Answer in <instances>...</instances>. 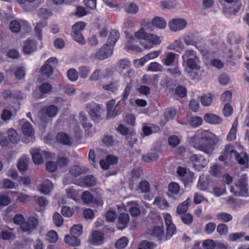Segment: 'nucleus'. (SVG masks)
Wrapping results in <instances>:
<instances>
[{"label": "nucleus", "instance_id": "40", "mask_svg": "<svg viewBox=\"0 0 249 249\" xmlns=\"http://www.w3.org/2000/svg\"><path fill=\"white\" fill-rule=\"evenodd\" d=\"M52 85L48 82L43 83L38 88L39 91L43 94L50 93L52 90Z\"/></svg>", "mask_w": 249, "mask_h": 249}, {"label": "nucleus", "instance_id": "52", "mask_svg": "<svg viewBox=\"0 0 249 249\" xmlns=\"http://www.w3.org/2000/svg\"><path fill=\"white\" fill-rule=\"evenodd\" d=\"M196 52L193 50H186L184 53L182 55V59L185 61L188 59L191 58H197Z\"/></svg>", "mask_w": 249, "mask_h": 249}, {"label": "nucleus", "instance_id": "37", "mask_svg": "<svg viewBox=\"0 0 249 249\" xmlns=\"http://www.w3.org/2000/svg\"><path fill=\"white\" fill-rule=\"evenodd\" d=\"M176 58V54L174 53L170 52L162 60L163 64L166 66H171L174 63Z\"/></svg>", "mask_w": 249, "mask_h": 249}, {"label": "nucleus", "instance_id": "49", "mask_svg": "<svg viewBox=\"0 0 249 249\" xmlns=\"http://www.w3.org/2000/svg\"><path fill=\"white\" fill-rule=\"evenodd\" d=\"M203 120L201 117L194 116L190 118L189 120V124L191 126L196 127L200 125L202 123Z\"/></svg>", "mask_w": 249, "mask_h": 249}, {"label": "nucleus", "instance_id": "55", "mask_svg": "<svg viewBox=\"0 0 249 249\" xmlns=\"http://www.w3.org/2000/svg\"><path fill=\"white\" fill-rule=\"evenodd\" d=\"M160 3L163 9H173L175 8L177 5V3L175 0H163L160 1Z\"/></svg>", "mask_w": 249, "mask_h": 249}, {"label": "nucleus", "instance_id": "36", "mask_svg": "<svg viewBox=\"0 0 249 249\" xmlns=\"http://www.w3.org/2000/svg\"><path fill=\"white\" fill-rule=\"evenodd\" d=\"M174 93L178 97L183 98L187 96V89L185 87L179 85L175 88Z\"/></svg>", "mask_w": 249, "mask_h": 249}, {"label": "nucleus", "instance_id": "24", "mask_svg": "<svg viewBox=\"0 0 249 249\" xmlns=\"http://www.w3.org/2000/svg\"><path fill=\"white\" fill-rule=\"evenodd\" d=\"M177 114V110L174 107H169L165 109L164 112V117L166 121L174 119Z\"/></svg>", "mask_w": 249, "mask_h": 249}, {"label": "nucleus", "instance_id": "34", "mask_svg": "<svg viewBox=\"0 0 249 249\" xmlns=\"http://www.w3.org/2000/svg\"><path fill=\"white\" fill-rule=\"evenodd\" d=\"M235 160L241 165H244L248 161V156L245 152H242L240 154L237 152L234 155Z\"/></svg>", "mask_w": 249, "mask_h": 249}, {"label": "nucleus", "instance_id": "8", "mask_svg": "<svg viewBox=\"0 0 249 249\" xmlns=\"http://www.w3.org/2000/svg\"><path fill=\"white\" fill-rule=\"evenodd\" d=\"M57 61L55 57H52L46 60L44 65L41 66L40 71L42 75L46 76H51L53 72V66L50 65V63H56Z\"/></svg>", "mask_w": 249, "mask_h": 249}, {"label": "nucleus", "instance_id": "3", "mask_svg": "<svg viewBox=\"0 0 249 249\" xmlns=\"http://www.w3.org/2000/svg\"><path fill=\"white\" fill-rule=\"evenodd\" d=\"M247 179L245 178L238 179L234 185H231L230 192L235 196H248L247 189Z\"/></svg>", "mask_w": 249, "mask_h": 249}, {"label": "nucleus", "instance_id": "25", "mask_svg": "<svg viewBox=\"0 0 249 249\" xmlns=\"http://www.w3.org/2000/svg\"><path fill=\"white\" fill-rule=\"evenodd\" d=\"M159 158L158 152H151L142 156V160L145 162L150 163L157 161Z\"/></svg>", "mask_w": 249, "mask_h": 249}, {"label": "nucleus", "instance_id": "23", "mask_svg": "<svg viewBox=\"0 0 249 249\" xmlns=\"http://www.w3.org/2000/svg\"><path fill=\"white\" fill-rule=\"evenodd\" d=\"M115 101L114 99L108 101L107 103V118L109 119L112 117H115L117 115V113H115L113 109Z\"/></svg>", "mask_w": 249, "mask_h": 249}, {"label": "nucleus", "instance_id": "54", "mask_svg": "<svg viewBox=\"0 0 249 249\" xmlns=\"http://www.w3.org/2000/svg\"><path fill=\"white\" fill-rule=\"evenodd\" d=\"M197 58H191L186 60L185 61L186 62V65L187 67L191 70L198 69V66L196 63V60L198 59Z\"/></svg>", "mask_w": 249, "mask_h": 249}, {"label": "nucleus", "instance_id": "4", "mask_svg": "<svg viewBox=\"0 0 249 249\" xmlns=\"http://www.w3.org/2000/svg\"><path fill=\"white\" fill-rule=\"evenodd\" d=\"M86 24L84 21H78L72 26V32L71 35L73 39L81 45H84L86 43L82 31H83Z\"/></svg>", "mask_w": 249, "mask_h": 249}, {"label": "nucleus", "instance_id": "10", "mask_svg": "<svg viewBox=\"0 0 249 249\" xmlns=\"http://www.w3.org/2000/svg\"><path fill=\"white\" fill-rule=\"evenodd\" d=\"M113 48L108 44H105L96 52L95 56L99 60H104L111 56L113 53Z\"/></svg>", "mask_w": 249, "mask_h": 249}, {"label": "nucleus", "instance_id": "46", "mask_svg": "<svg viewBox=\"0 0 249 249\" xmlns=\"http://www.w3.org/2000/svg\"><path fill=\"white\" fill-rule=\"evenodd\" d=\"M210 173L213 177H220L221 176L220 166L218 164L213 165L210 167Z\"/></svg>", "mask_w": 249, "mask_h": 249}, {"label": "nucleus", "instance_id": "22", "mask_svg": "<svg viewBox=\"0 0 249 249\" xmlns=\"http://www.w3.org/2000/svg\"><path fill=\"white\" fill-rule=\"evenodd\" d=\"M159 79V76L157 75H148L144 74L142 78V83L148 85H154L156 84Z\"/></svg>", "mask_w": 249, "mask_h": 249}, {"label": "nucleus", "instance_id": "21", "mask_svg": "<svg viewBox=\"0 0 249 249\" xmlns=\"http://www.w3.org/2000/svg\"><path fill=\"white\" fill-rule=\"evenodd\" d=\"M21 130L23 134L27 137H32L34 133L32 125L29 122H25L23 123Z\"/></svg>", "mask_w": 249, "mask_h": 249}, {"label": "nucleus", "instance_id": "33", "mask_svg": "<svg viewBox=\"0 0 249 249\" xmlns=\"http://www.w3.org/2000/svg\"><path fill=\"white\" fill-rule=\"evenodd\" d=\"M8 139L11 143H17L19 140V137L16 130L14 128H9L7 130Z\"/></svg>", "mask_w": 249, "mask_h": 249}, {"label": "nucleus", "instance_id": "15", "mask_svg": "<svg viewBox=\"0 0 249 249\" xmlns=\"http://www.w3.org/2000/svg\"><path fill=\"white\" fill-rule=\"evenodd\" d=\"M104 239V235L102 232L99 231H92L90 238V243L94 245H100Z\"/></svg>", "mask_w": 249, "mask_h": 249}, {"label": "nucleus", "instance_id": "60", "mask_svg": "<svg viewBox=\"0 0 249 249\" xmlns=\"http://www.w3.org/2000/svg\"><path fill=\"white\" fill-rule=\"evenodd\" d=\"M217 231L220 235H227L228 233V226L223 223L219 224L217 225L216 228Z\"/></svg>", "mask_w": 249, "mask_h": 249}, {"label": "nucleus", "instance_id": "50", "mask_svg": "<svg viewBox=\"0 0 249 249\" xmlns=\"http://www.w3.org/2000/svg\"><path fill=\"white\" fill-rule=\"evenodd\" d=\"M61 213L64 216L70 217L73 215L74 210L69 206H64L61 208Z\"/></svg>", "mask_w": 249, "mask_h": 249}, {"label": "nucleus", "instance_id": "39", "mask_svg": "<svg viewBox=\"0 0 249 249\" xmlns=\"http://www.w3.org/2000/svg\"><path fill=\"white\" fill-rule=\"evenodd\" d=\"M128 243V239L126 237H123L119 238L115 242V245L116 248L118 249H124L126 247Z\"/></svg>", "mask_w": 249, "mask_h": 249}, {"label": "nucleus", "instance_id": "56", "mask_svg": "<svg viewBox=\"0 0 249 249\" xmlns=\"http://www.w3.org/2000/svg\"><path fill=\"white\" fill-rule=\"evenodd\" d=\"M168 142L171 147H176L180 143V140L176 135H171L169 137Z\"/></svg>", "mask_w": 249, "mask_h": 249}, {"label": "nucleus", "instance_id": "14", "mask_svg": "<svg viewBox=\"0 0 249 249\" xmlns=\"http://www.w3.org/2000/svg\"><path fill=\"white\" fill-rule=\"evenodd\" d=\"M55 140L58 143L64 145L70 146L72 143L70 136L63 132L58 133L55 137Z\"/></svg>", "mask_w": 249, "mask_h": 249}, {"label": "nucleus", "instance_id": "61", "mask_svg": "<svg viewBox=\"0 0 249 249\" xmlns=\"http://www.w3.org/2000/svg\"><path fill=\"white\" fill-rule=\"evenodd\" d=\"M102 142L107 147H110L113 145L114 140L112 136L105 135L102 139Z\"/></svg>", "mask_w": 249, "mask_h": 249}, {"label": "nucleus", "instance_id": "18", "mask_svg": "<svg viewBox=\"0 0 249 249\" xmlns=\"http://www.w3.org/2000/svg\"><path fill=\"white\" fill-rule=\"evenodd\" d=\"M119 37V32L117 30H111L109 34L107 41L106 44H108V45L113 48Z\"/></svg>", "mask_w": 249, "mask_h": 249}, {"label": "nucleus", "instance_id": "6", "mask_svg": "<svg viewBox=\"0 0 249 249\" xmlns=\"http://www.w3.org/2000/svg\"><path fill=\"white\" fill-rule=\"evenodd\" d=\"M177 174L185 186L193 181L194 174L185 167L178 166L177 168Z\"/></svg>", "mask_w": 249, "mask_h": 249}, {"label": "nucleus", "instance_id": "31", "mask_svg": "<svg viewBox=\"0 0 249 249\" xmlns=\"http://www.w3.org/2000/svg\"><path fill=\"white\" fill-rule=\"evenodd\" d=\"M79 118L81 121L82 126L84 129L89 130L92 128V124L88 122V118L84 111H81L79 113Z\"/></svg>", "mask_w": 249, "mask_h": 249}, {"label": "nucleus", "instance_id": "30", "mask_svg": "<svg viewBox=\"0 0 249 249\" xmlns=\"http://www.w3.org/2000/svg\"><path fill=\"white\" fill-rule=\"evenodd\" d=\"M33 160L36 164H40L43 162V158L40 152V149H35L31 152Z\"/></svg>", "mask_w": 249, "mask_h": 249}, {"label": "nucleus", "instance_id": "43", "mask_svg": "<svg viewBox=\"0 0 249 249\" xmlns=\"http://www.w3.org/2000/svg\"><path fill=\"white\" fill-rule=\"evenodd\" d=\"M124 8L128 13L131 14H136L139 10L138 6L133 2L125 5Z\"/></svg>", "mask_w": 249, "mask_h": 249}, {"label": "nucleus", "instance_id": "12", "mask_svg": "<svg viewBox=\"0 0 249 249\" xmlns=\"http://www.w3.org/2000/svg\"><path fill=\"white\" fill-rule=\"evenodd\" d=\"M187 22L182 18L173 19L169 22V26L170 30L174 32L181 30L186 26Z\"/></svg>", "mask_w": 249, "mask_h": 249}, {"label": "nucleus", "instance_id": "45", "mask_svg": "<svg viewBox=\"0 0 249 249\" xmlns=\"http://www.w3.org/2000/svg\"><path fill=\"white\" fill-rule=\"evenodd\" d=\"M142 173V171L140 168L133 169L131 171L130 180L134 181L139 179Z\"/></svg>", "mask_w": 249, "mask_h": 249}, {"label": "nucleus", "instance_id": "59", "mask_svg": "<svg viewBox=\"0 0 249 249\" xmlns=\"http://www.w3.org/2000/svg\"><path fill=\"white\" fill-rule=\"evenodd\" d=\"M224 152L231 158L233 155L234 156L237 152L235 150V147L232 144H229L225 146Z\"/></svg>", "mask_w": 249, "mask_h": 249}, {"label": "nucleus", "instance_id": "27", "mask_svg": "<svg viewBox=\"0 0 249 249\" xmlns=\"http://www.w3.org/2000/svg\"><path fill=\"white\" fill-rule=\"evenodd\" d=\"M65 242L70 246L77 247L80 245V240L78 237L72 235L70 236L69 235H65L64 237Z\"/></svg>", "mask_w": 249, "mask_h": 249}, {"label": "nucleus", "instance_id": "53", "mask_svg": "<svg viewBox=\"0 0 249 249\" xmlns=\"http://www.w3.org/2000/svg\"><path fill=\"white\" fill-rule=\"evenodd\" d=\"M68 79L72 82L75 81L78 78V73L74 69H70L67 73Z\"/></svg>", "mask_w": 249, "mask_h": 249}, {"label": "nucleus", "instance_id": "51", "mask_svg": "<svg viewBox=\"0 0 249 249\" xmlns=\"http://www.w3.org/2000/svg\"><path fill=\"white\" fill-rule=\"evenodd\" d=\"M139 189L142 193H148L150 190L149 183L146 180L141 181L139 184Z\"/></svg>", "mask_w": 249, "mask_h": 249}, {"label": "nucleus", "instance_id": "47", "mask_svg": "<svg viewBox=\"0 0 249 249\" xmlns=\"http://www.w3.org/2000/svg\"><path fill=\"white\" fill-rule=\"evenodd\" d=\"M78 71L80 77L82 78L85 79L88 77L91 70L89 67L81 66L79 68Z\"/></svg>", "mask_w": 249, "mask_h": 249}, {"label": "nucleus", "instance_id": "38", "mask_svg": "<svg viewBox=\"0 0 249 249\" xmlns=\"http://www.w3.org/2000/svg\"><path fill=\"white\" fill-rule=\"evenodd\" d=\"M216 218L219 221L227 223L232 220V216L230 213L222 212L216 214Z\"/></svg>", "mask_w": 249, "mask_h": 249}, {"label": "nucleus", "instance_id": "17", "mask_svg": "<svg viewBox=\"0 0 249 249\" xmlns=\"http://www.w3.org/2000/svg\"><path fill=\"white\" fill-rule=\"evenodd\" d=\"M58 108L54 105L44 107L41 109V112L45 113L48 117L53 118L56 116L58 113Z\"/></svg>", "mask_w": 249, "mask_h": 249}, {"label": "nucleus", "instance_id": "35", "mask_svg": "<svg viewBox=\"0 0 249 249\" xmlns=\"http://www.w3.org/2000/svg\"><path fill=\"white\" fill-rule=\"evenodd\" d=\"M81 199L85 204L92 203L93 200V196L89 191H85L83 192L81 196Z\"/></svg>", "mask_w": 249, "mask_h": 249}, {"label": "nucleus", "instance_id": "42", "mask_svg": "<svg viewBox=\"0 0 249 249\" xmlns=\"http://www.w3.org/2000/svg\"><path fill=\"white\" fill-rule=\"evenodd\" d=\"M53 220L54 225L58 227L61 226L63 224V218L62 215L57 212H55L53 214Z\"/></svg>", "mask_w": 249, "mask_h": 249}, {"label": "nucleus", "instance_id": "20", "mask_svg": "<svg viewBox=\"0 0 249 249\" xmlns=\"http://www.w3.org/2000/svg\"><path fill=\"white\" fill-rule=\"evenodd\" d=\"M204 121L211 124H220L222 119L218 115L213 114H206L204 116Z\"/></svg>", "mask_w": 249, "mask_h": 249}, {"label": "nucleus", "instance_id": "32", "mask_svg": "<svg viewBox=\"0 0 249 249\" xmlns=\"http://www.w3.org/2000/svg\"><path fill=\"white\" fill-rule=\"evenodd\" d=\"M127 206L129 207V212L132 217H136L140 213V210L138 205L133 201L127 203Z\"/></svg>", "mask_w": 249, "mask_h": 249}, {"label": "nucleus", "instance_id": "5", "mask_svg": "<svg viewBox=\"0 0 249 249\" xmlns=\"http://www.w3.org/2000/svg\"><path fill=\"white\" fill-rule=\"evenodd\" d=\"M101 110L99 104L89 103L86 105V111L95 123H99L103 119L101 116Z\"/></svg>", "mask_w": 249, "mask_h": 249}, {"label": "nucleus", "instance_id": "16", "mask_svg": "<svg viewBox=\"0 0 249 249\" xmlns=\"http://www.w3.org/2000/svg\"><path fill=\"white\" fill-rule=\"evenodd\" d=\"M47 20L46 18H44L36 23L34 31L37 39L41 41L42 39V29L47 25Z\"/></svg>", "mask_w": 249, "mask_h": 249}, {"label": "nucleus", "instance_id": "7", "mask_svg": "<svg viewBox=\"0 0 249 249\" xmlns=\"http://www.w3.org/2000/svg\"><path fill=\"white\" fill-rule=\"evenodd\" d=\"M39 223L38 218L35 216H30L27 220L24 221L20 226V228L22 231L31 233L36 229Z\"/></svg>", "mask_w": 249, "mask_h": 249}, {"label": "nucleus", "instance_id": "62", "mask_svg": "<svg viewBox=\"0 0 249 249\" xmlns=\"http://www.w3.org/2000/svg\"><path fill=\"white\" fill-rule=\"evenodd\" d=\"M245 235V232H239L231 233L229 235V240L231 242H235L238 239L244 237Z\"/></svg>", "mask_w": 249, "mask_h": 249}, {"label": "nucleus", "instance_id": "64", "mask_svg": "<svg viewBox=\"0 0 249 249\" xmlns=\"http://www.w3.org/2000/svg\"><path fill=\"white\" fill-rule=\"evenodd\" d=\"M153 244L146 240L141 241L139 244L138 249H153Z\"/></svg>", "mask_w": 249, "mask_h": 249}, {"label": "nucleus", "instance_id": "11", "mask_svg": "<svg viewBox=\"0 0 249 249\" xmlns=\"http://www.w3.org/2000/svg\"><path fill=\"white\" fill-rule=\"evenodd\" d=\"M96 180L92 175H88L80 177L78 180L77 184L82 187H92L96 185Z\"/></svg>", "mask_w": 249, "mask_h": 249}, {"label": "nucleus", "instance_id": "9", "mask_svg": "<svg viewBox=\"0 0 249 249\" xmlns=\"http://www.w3.org/2000/svg\"><path fill=\"white\" fill-rule=\"evenodd\" d=\"M192 161L194 163L195 170L200 171L207 164V161L204 156L201 155L194 154L191 157Z\"/></svg>", "mask_w": 249, "mask_h": 249}, {"label": "nucleus", "instance_id": "57", "mask_svg": "<svg viewBox=\"0 0 249 249\" xmlns=\"http://www.w3.org/2000/svg\"><path fill=\"white\" fill-rule=\"evenodd\" d=\"M46 237L47 240L50 243H54L58 240V235L57 232L54 231H49Z\"/></svg>", "mask_w": 249, "mask_h": 249}, {"label": "nucleus", "instance_id": "63", "mask_svg": "<svg viewBox=\"0 0 249 249\" xmlns=\"http://www.w3.org/2000/svg\"><path fill=\"white\" fill-rule=\"evenodd\" d=\"M12 116V112L9 110L4 108L2 111L1 119L5 122L9 121Z\"/></svg>", "mask_w": 249, "mask_h": 249}, {"label": "nucleus", "instance_id": "48", "mask_svg": "<svg viewBox=\"0 0 249 249\" xmlns=\"http://www.w3.org/2000/svg\"><path fill=\"white\" fill-rule=\"evenodd\" d=\"M82 226L79 224L73 225L71 229V232L72 235L78 237L82 234Z\"/></svg>", "mask_w": 249, "mask_h": 249}, {"label": "nucleus", "instance_id": "44", "mask_svg": "<svg viewBox=\"0 0 249 249\" xmlns=\"http://www.w3.org/2000/svg\"><path fill=\"white\" fill-rule=\"evenodd\" d=\"M213 100V96L211 94H204L201 98V103L204 106H210Z\"/></svg>", "mask_w": 249, "mask_h": 249}, {"label": "nucleus", "instance_id": "29", "mask_svg": "<svg viewBox=\"0 0 249 249\" xmlns=\"http://www.w3.org/2000/svg\"><path fill=\"white\" fill-rule=\"evenodd\" d=\"M168 196H174L178 194L180 191V186L175 182H170L168 186Z\"/></svg>", "mask_w": 249, "mask_h": 249}, {"label": "nucleus", "instance_id": "58", "mask_svg": "<svg viewBox=\"0 0 249 249\" xmlns=\"http://www.w3.org/2000/svg\"><path fill=\"white\" fill-rule=\"evenodd\" d=\"M10 29L12 32L18 33L20 31V24L17 20H13L10 23Z\"/></svg>", "mask_w": 249, "mask_h": 249}, {"label": "nucleus", "instance_id": "19", "mask_svg": "<svg viewBox=\"0 0 249 249\" xmlns=\"http://www.w3.org/2000/svg\"><path fill=\"white\" fill-rule=\"evenodd\" d=\"M129 215L128 213H121L118 216V224L119 225L118 229L123 230L127 226V224L129 221Z\"/></svg>", "mask_w": 249, "mask_h": 249}, {"label": "nucleus", "instance_id": "1", "mask_svg": "<svg viewBox=\"0 0 249 249\" xmlns=\"http://www.w3.org/2000/svg\"><path fill=\"white\" fill-rule=\"evenodd\" d=\"M166 25L165 20L161 17L154 18L152 23H147L143 27L135 33V37L140 40H143L145 43L142 42L141 44L145 49H150L161 43L160 38L157 35L147 33L152 31L153 26L160 29H164Z\"/></svg>", "mask_w": 249, "mask_h": 249}, {"label": "nucleus", "instance_id": "2", "mask_svg": "<svg viewBox=\"0 0 249 249\" xmlns=\"http://www.w3.org/2000/svg\"><path fill=\"white\" fill-rule=\"evenodd\" d=\"M193 147L206 154L211 156L213 154L217 140L215 135L209 130H199L191 138Z\"/></svg>", "mask_w": 249, "mask_h": 249}, {"label": "nucleus", "instance_id": "13", "mask_svg": "<svg viewBox=\"0 0 249 249\" xmlns=\"http://www.w3.org/2000/svg\"><path fill=\"white\" fill-rule=\"evenodd\" d=\"M37 48L36 42L32 39H27L23 43L22 51L24 54H29L35 52Z\"/></svg>", "mask_w": 249, "mask_h": 249}, {"label": "nucleus", "instance_id": "26", "mask_svg": "<svg viewBox=\"0 0 249 249\" xmlns=\"http://www.w3.org/2000/svg\"><path fill=\"white\" fill-rule=\"evenodd\" d=\"M66 193L68 198L71 199L75 202L79 200L80 196L79 192L73 187L67 189L66 190Z\"/></svg>", "mask_w": 249, "mask_h": 249}, {"label": "nucleus", "instance_id": "41", "mask_svg": "<svg viewBox=\"0 0 249 249\" xmlns=\"http://www.w3.org/2000/svg\"><path fill=\"white\" fill-rule=\"evenodd\" d=\"M83 171L79 165H73L70 169L69 173L73 177H77L81 175Z\"/></svg>", "mask_w": 249, "mask_h": 249}, {"label": "nucleus", "instance_id": "28", "mask_svg": "<svg viewBox=\"0 0 249 249\" xmlns=\"http://www.w3.org/2000/svg\"><path fill=\"white\" fill-rule=\"evenodd\" d=\"M191 202L190 198H188L185 201L179 204L177 208V212L179 214L185 213L188 209V207Z\"/></svg>", "mask_w": 249, "mask_h": 249}]
</instances>
